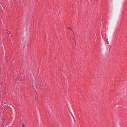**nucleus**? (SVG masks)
Here are the masks:
<instances>
[{
    "label": "nucleus",
    "instance_id": "obj_2",
    "mask_svg": "<svg viewBox=\"0 0 127 127\" xmlns=\"http://www.w3.org/2000/svg\"><path fill=\"white\" fill-rule=\"evenodd\" d=\"M22 127H25V126L24 125L23 123L22 124Z\"/></svg>",
    "mask_w": 127,
    "mask_h": 127
},
{
    "label": "nucleus",
    "instance_id": "obj_5",
    "mask_svg": "<svg viewBox=\"0 0 127 127\" xmlns=\"http://www.w3.org/2000/svg\"><path fill=\"white\" fill-rule=\"evenodd\" d=\"M8 34H10V33H9Z\"/></svg>",
    "mask_w": 127,
    "mask_h": 127
},
{
    "label": "nucleus",
    "instance_id": "obj_3",
    "mask_svg": "<svg viewBox=\"0 0 127 127\" xmlns=\"http://www.w3.org/2000/svg\"><path fill=\"white\" fill-rule=\"evenodd\" d=\"M70 28L69 27H68L67 28V29H70Z\"/></svg>",
    "mask_w": 127,
    "mask_h": 127
},
{
    "label": "nucleus",
    "instance_id": "obj_4",
    "mask_svg": "<svg viewBox=\"0 0 127 127\" xmlns=\"http://www.w3.org/2000/svg\"><path fill=\"white\" fill-rule=\"evenodd\" d=\"M71 30H72L71 29Z\"/></svg>",
    "mask_w": 127,
    "mask_h": 127
},
{
    "label": "nucleus",
    "instance_id": "obj_6",
    "mask_svg": "<svg viewBox=\"0 0 127 127\" xmlns=\"http://www.w3.org/2000/svg\"><path fill=\"white\" fill-rule=\"evenodd\" d=\"M74 41L75 42V40H74Z\"/></svg>",
    "mask_w": 127,
    "mask_h": 127
},
{
    "label": "nucleus",
    "instance_id": "obj_1",
    "mask_svg": "<svg viewBox=\"0 0 127 127\" xmlns=\"http://www.w3.org/2000/svg\"><path fill=\"white\" fill-rule=\"evenodd\" d=\"M39 83H37V85H36V86L37 87H38V88H39L40 87L39 86Z\"/></svg>",
    "mask_w": 127,
    "mask_h": 127
}]
</instances>
